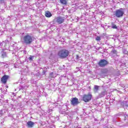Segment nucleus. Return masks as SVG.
Instances as JSON below:
<instances>
[{
    "label": "nucleus",
    "mask_w": 128,
    "mask_h": 128,
    "mask_svg": "<svg viewBox=\"0 0 128 128\" xmlns=\"http://www.w3.org/2000/svg\"><path fill=\"white\" fill-rule=\"evenodd\" d=\"M124 9L123 8H120L119 10H117L116 11V18H122L124 16Z\"/></svg>",
    "instance_id": "nucleus-3"
},
{
    "label": "nucleus",
    "mask_w": 128,
    "mask_h": 128,
    "mask_svg": "<svg viewBox=\"0 0 128 128\" xmlns=\"http://www.w3.org/2000/svg\"><path fill=\"white\" fill-rule=\"evenodd\" d=\"M76 69H77V70H78V68H76Z\"/></svg>",
    "instance_id": "nucleus-23"
},
{
    "label": "nucleus",
    "mask_w": 128,
    "mask_h": 128,
    "mask_svg": "<svg viewBox=\"0 0 128 128\" xmlns=\"http://www.w3.org/2000/svg\"><path fill=\"white\" fill-rule=\"evenodd\" d=\"M27 70H28V68H27Z\"/></svg>",
    "instance_id": "nucleus-27"
},
{
    "label": "nucleus",
    "mask_w": 128,
    "mask_h": 128,
    "mask_svg": "<svg viewBox=\"0 0 128 128\" xmlns=\"http://www.w3.org/2000/svg\"><path fill=\"white\" fill-rule=\"evenodd\" d=\"M98 90H100V86L95 85L94 88V92H98Z\"/></svg>",
    "instance_id": "nucleus-10"
},
{
    "label": "nucleus",
    "mask_w": 128,
    "mask_h": 128,
    "mask_svg": "<svg viewBox=\"0 0 128 128\" xmlns=\"http://www.w3.org/2000/svg\"><path fill=\"white\" fill-rule=\"evenodd\" d=\"M34 122H32V121H28L27 122V126L28 128H34Z\"/></svg>",
    "instance_id": "nucleus-9"
},
{
    "label": "nucleus",
    "mask_w": 128,
    "mask_h": 128,
    "mask_svg": "<svg viewBox=\"0 0 128 128\" xmlns=\"http://www.w3.org/2000/svg\"><path fill=\"white\" fill-rule=\"evenodd\" d=\"M34 56H30V57L28 58V60L32 61L34 60Z\"/></svg>",
    "instance_id": "nucleus-16"
},
{
    "label": "nucleus",
    "mask_w": 128,
    "mask_h": 128,
    "mask_svg": "<svg viewBox=\"0 0 128 128\" xmlns=\"http://www.w3.org/2000/svg\"><path fill=\"white\" fill-rule=\"evenodd\" d=\"M116 25H112V28H117Z\"/></svg>",
    "instance_id": "nucleus-19"
},
{
    "label": "nucleus",
    "mask_w": 128,
    "mask_h": 128,
    "mask_svg": "<svg viewBox=\"0 0 128 128\" xmlns=\"http://www.w3.org/2000/svg\"><path fill=\"white\" fill-rule=\"evenodd\" d=\"M84 96H86V95H84Z\"/></svg>",
    "instance_id": "nucleus-24"
},
{
    "label": "nucleus",
    "mask_w": 128,
    "mask_h": 128,
    "mask_svg": "<svg viewBox=\"0 0 128 128\" xmlns=\"http://www.w3.org/2000/svg\"><path fill=\"white\" fill-rule=\"evenodd\" d=\"M45 16L46 18H50V16H52V13H50V12H47L45 14Z\"/></svg>",
    "instance_id": "nucleus-11"
},
{
    "label": "nucleus",
    "mask_w": 128,
    "mask_h": 128,
    "mask_svg": "<svg viewBox=\"0 0 128 128\" xmlns=\"http://www.w3.org/2000/svg\"><path fill=\"white\" fill-rule=\"evenodd\" d=\"M22 40L25 44H30L32 42V38L30 35H26L23 37Z\"/></svg>",
    "instance_id": "nucleus-1"
},
{
    "label": "nucleus",
    "mask_w": 128,
    "mask_h": 128,
    "mask_svg": "<svg viewBox=\"0 0 128 128\" xmlns=\"http://www.w3.org/2000/svg\"><path fill=\"white\" fill-rule=\"evenodd\" d=\"M88 96H92V94H88Z\"/></svg>",
    "instance_id": "nucleus-20"
},
{
    "label": "nucleus",
    "mask_w": 128,
    "mask_h": 128,
    "mask_svg": "<svg viewBox=\"0 0 128 128\" xmlns=\"http://www.w3.org/2000/svg\"><path fill=\"white\" fill-rule=\"evenodd\" d=\"M82 100L85 102H88L90 100H92V97L90 96H84L82 98Z\"/></svg>",
    "instance_id": "nucleus-8"
},
{
    "label": "nucleus",
    "mask_w": 128,
    "mask_h": 128,
    "mask_svg": "<svg viewBox=\"0 0 128 128\" xmlns=\"http://www.w3.org/2000/svg\"><path fill=\"white\" fill-rule=\"evenodd\" d=\"M4 0H0V2H2V1H4Z\"/></svg>",
    "instance_id": "nucleus-22"
},
{
    "label": "nucleus",
    "mask_w": 128,
    "mask_h": 128,
    "mask_svg": "<svg viewBox=\"0 0 128 128\" xmlns=\"http://www.w3.org/2000/svg\"><path fill=\"white\" fill-rule=\"evenodd\" d=\"M0 46H2V44H0Z\"/></svg>",
    "instance_id": "nucleus-25"
},
{
    "label": "nucleus",
    "mask_w": 128,
    "mask_h": 128,
    "mask_svg": "<svg viewBox=\"0 0 128 128\" xmlns=\"http://www.w3.org/2000/svg\"><path fill=\"white\" fill-rule=\"evenodd\" d=\"M106 94H107L106 91H103L101 93V96H106Z\"/></svg>",
    "instance_id": "nucleus-17"
},
{
    "label": "nucleus",
    "mask_w": 128,
    "mask_h": 128,
    "mask_svg": "<svg viewBox=\"0 0 128 128\" xmlns=\"http://www.w3.org/2000/svg\"><path fill=\"white\" fill-rule=\"evenodd\" d=\"M102 40V38H100V36H98L96 38V40L97 42H100V40Z\"/></svg>",
    "instance_id": "nucleus-14"
},
{
    "label": "nucleus",
    "mask_w": 128,
    "mask_h": 128,
    "mask_svg": "<svg viewBox=\"0 0 128 128\" xmlns=\"http://www.w3.org/2000/svg\"><path fill=\"white\" fill-rule=\"evenodd\" d=\"M0 2H2V1H0Z\"/></svg>",
    "instance_id": "nucleus-26"
},
{
    "label": "nucleus",
    "mask_w": 128,
    "mask_h": 128,
    "mask_svg": "<svg viewBox=\"0 0 128 128\" xmlns=\"http://www.w3.org/2000/svg\"><path fill=\"white\" fill-rule=\"evenodd\" d=\"M50 78H56V76L54 74V72H51L49 75Z\"/></svg>",
    "instance_id": "nucleus-12"
},
{
    "label": "nucleus",
    "mask_w": 128,
    "mask_h": 128,
    "mask_svg": "<svg viewBox=\"0 0 128 128\" xmlns=\"http://www.w3.org/2000/svg\"><path fill=\"white\" fill-rule=\"evenodd\" d=\"M58 56L62 58H66L68 56V50H62L58 52Z\"/></svg>",
    "instance_id": "nucleus-2"
},
{
    "label": "nucleus",
    "mask_w": 128,
    "mask_h": 128,
    "mask_svg": "<svg viewBox=\"0 0 128 128\" xmlns=\"http://www.w3.org/2000/svg\"><path fill=\"white\" fill-rule=\"evenodd\" d=\"M71 104L74 106H78V104H80V102L78 101V99L76 98H72L70 100Z\"/></svg>",
    "instance_id": "nucleus-5"
},
{
    "label": "nucleus",
    "mask_w": 128,
    "mask_h": 128,
    "mask_svg": "<svg viewBox=\"0 0 128 128\" xmlns=\"http://www.w3.org/2000/svg\"><path fill=\"white\" fill-rule=\"evenodd\" d=\"M54 22L60 24H62L64 22V17L58 16L54 18Z\"/></svg>",
    "instance_id": "nucleus-4"
},
{
    "label": "nucleus",
    "mask_w": 128,
    "mask_h": 128,
    "mask_svg": "<svg viewBox=\"0 0 128 128\" xmlns=\"http://www.w3.org/2000/svg\"><path fill=\"white\" fill-rule=\"evenodd\" d=\"M2 44H4V42H3Z\"/></svg>",
    "instance_id": "nucleus-21"
},
{
    "label": "nucleus",
    "mask_w": 128,
    "mask_h": 128,
    "mask_svg": "<svg viewBox=\"0 0 128 128\" xmlns=\"http://www.w3.org/2000/svg\"><path fill=\"white\" fill-rule=\"evenodd\" d=\"M98 64L101 68H102L104 66H106V64H108V61H106V60H100Z\"/></svg>",
    "instance_id": "nucleus-6"
},
{
    "label": "nucleus",
    "mask_w": 128,
    "mask_h": 128,
    "mask_svg": "<svg viewBox=\"0 0 128 128\" xmlns=\"http://www.w3.org/2000/svg\"><path fill=\"white\" fill-rule=\"evenodd\" d=\"M4 116V112L2 110H0V116Z\"/></svg>",
    "instance_id": "nucleus-18"
},
{
    "label": "nucleus",
    "mask_w": 128,
    "mask_h": 128,
    "mask_svg": "<svg viewBox=\"0 0 128 128\" xmlns=\"http://www.w3.org/2000/svg\"><path fill=\"white\" fill-rule=\"evenodd\" d=\"M8 76L4 75L1 78V82L2 84H6V82H8Z\"/></svg>",
    "instance_id": "nucleus-7"
},
{
    "label": "nucleus",
    "mask_w": 128,
    "mask_h": 128,
    "mask_svg": "<svg viewBox=\"0 0 128 128\" xmlns=\"http://www.w3.org/2000/svg\"><path fill=\"white\" fill-rule=\"evenodd\" d=\"M2 58H6V52H2Z\"/></svg>",
    "instance_id": "nucleus-15"
},
{
    "label": "nucleus",
    "mask_w": 128,
    "mask_h": 128,
    "mask_svg": "<svg viewBox=\"0 0 128 128\" xmlns=\"http://www.w3.org/2000/svg\"><path fill=\"white\" fill-rule=\"evenodd\" d=\"M60 2H61V4H66L68 2L66 0H60Z\"/></svg>",
    "instance_id": "nucleus-13"
}]
</instances>
